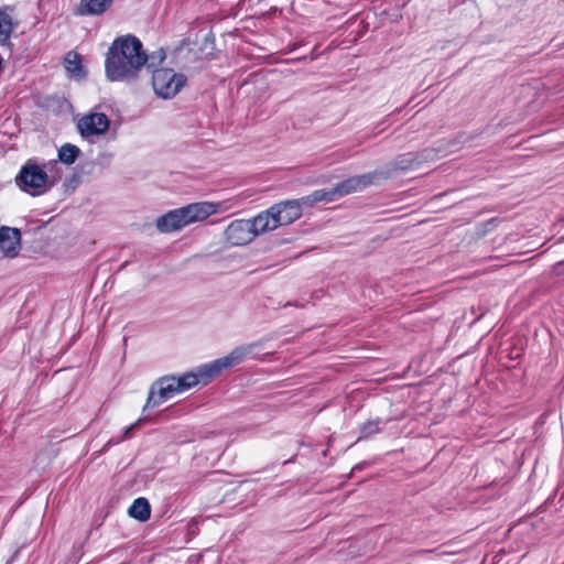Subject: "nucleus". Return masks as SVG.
<instances>
[{"mask_svg": "<svg viewBox=\"0 0 564 564\" xmlns=\"http://www.w3.org/2000/svg\"><path fill=\"white\" fill-rule=\"evenodd\" d=\"M65 69L70 77L82 78L85 73L82 66L80 57L75 52H68L64 58Z\"/></svg>", "mask_w": 564, "mask_h": 564, "instance_id": "16", "label": "nucleus"}, {"mask_svg": "<svg viewBox=\"0 0 564 564\" xmlns=\"http://www.w3.org/2000/svg\"><path fill=\"white\" fill-rule=\"evenodd\" d=\"M381 420L375 419L365 422L360 427L359 440L370 438L381 431Z\"/></svg>", "mask_w": 564, "mask_h": 564, "instance_id": "18", "label": "nucleus"}, {"mask_svg": "<svg viewBox=\"0 0 564 564\" xmlns=\"http://www.w3.org/2000/svg\"><path fill=\"white\" fill-rule=\"evenodd\" d=\"M188 209L191 210L193 221L198 223L204 221L212 215L225 210L226 206L224 203L219 202H198L188 204Z\"/></svg>", "mask_w": 564, "mask_h": 564, "instance_id": "11", "label": "nucleus"}, {"mask_svg": "<svg viewBox=\"0 0 564 564\" xmlns=\"http://www.w3.org/2000/svg\"><path fill=\"white\" fill-rule=\"evenodd\" d=\"M13 8L4 6L0 8V45H7L10 43V37L14 29L18 26V22L13 20Z\"/></svg>", "mask_w": 564, "mask_h": 564, "instance_id": "12", "label": "nucleus"}, {"mask_svg": "<svg viewBox=\"0 0 564 564\" xmlns=\"http://www.w3.org/2000/svg\"><path fill=\"white\" fill-rule=\"evenodd\" d=\"M187 78L184 74L172 68H155L152 70V87L155 95L162 99L175 97L185 86Z\"/></svg>", "mask_w": 564, "mask_h": 564, "instance_id": "6", "label": "nucleus"}, {"mask_svg": "<svg viewBox=\"0 0 564 564\" xmlns=\"http://www.w3.org/2000/svg\"><path fill=\"white\" fill-rule=\"evenodd\" d=\"M314 204L307 202L305 197L280 202L260 213L262 218L259 219L258 224H261V227L268 231L274 230L280 226L290 225L297 220L302 216V207Z\"/></svg>", "mask_w": 564, "mask_h": 564, "instance_id": "4", "label": "nucleus"}, {"mask_svg": "<svg viewBox=\"0 0 564 564\" xmlns=\"http://www.w3.org/2000/svg\"><path fill=\"white\" fill-rule=\"evenodd\" d=\"M20 248V231L15 228H0V249L7 257H15Z\"/></svg>", "mask_w": 564, "mask_h": 564, "instance_id": "10", "label": "nucleus"}, {"mask_svg": "<svg viewBox=\"0 0 564 564\" xmlns=\"http://www.w3.org/2000/svg\"><path fill=\"white\" fill-rule=\"evenodd\" d=\"M155 226L161 232H173L185 227L180 208L173 209L156 219Z\"/></svg>", "mask_w": 564, "mask_h": 564, "instance_id": "13", "label": "nucleus"}, {"mask_svg": "<svg viewBox=\"0 0 564 564\" xmlns=\"http://www.w3.org/2000/svg\"><path fill=\"white\" fill-rule=\"evenodd\" d=\"M165 59V52L161 48L150 56L143 51L141 41L127 35L113 41L106 57V76L111 82H128L135 79L139 72L148 63V67H154Z\"/></svg>", "mask_w": 564, "mask_h": 564, "instance_id": "1", "label": "nucleus"}, {"mask_svg": "<svg viewBox=\"0 0 564 564\" xmlns=\"http://www.w3.org/2000/svg\"><path fill=\"white\" fill-rule=\"evenodd\" d=\"M176 393H182V390L177 384L176 377H163L152 384L144 408L159 406Z\"/></svg>", "mask_w": 564, "mask_h": 564, "instance_id": "8", "label": "nucleus"}, {"mask_svg": "<svg viewBox=\"0 0 564 564\" xmlns=\"http://www.w3.org/2000/svg\"><path fill=\"white\" fill-rule=\"evenodd\" d=\"M260 348L259 343H250L234 348L226 356L215 359L208 364L197 367L194 371L185 372L176 377V381L182 392L203 383L206 384L219 376L224 370L232 368L253 356Z\"/></svg>", "mask_w": 564, "mask_h": 564, "instance_id": "2", "label": "nucleus"}, {"mask_svg": "<svg viewBox=\"0 0 564 564\" xmlns=\"http://www.w3.org/2000/svg\"><path fill=\"white\" fill-rule=\"evenodd\" d=\"M80 150L78 147L65 143L58 150V160L65 164H73L79 156Z\"/></svg>", "mask_w": 564, "mask_h": 564, "instance_id": "17", "label": "nucleus"}, {"mask_svg": "<svg viewBox=\"0 0 564 564\" xmlns=\"http://www.w3.org/2000/svg\"><path fill=\"white\" fill-rule=\"evenodd\" d=\"M110 121L105 113L91 112L79 119L77 128L80 134L88 139L104 134L109 128Z\"/></svg>", "mask_w": 564, "mask_h": 564, "instance_id": "9", "label": "nucleus"}, {"mask_svg": "<svg viewBox=\"0 0 564 564\" xmlns=\"http://www.w3.org/2000/svg\"><path fill=\"white\" fill-rule=\"evenodd\" d=\"M379 175L380 174L377 172L356 175L338 183L332 189L315 191L311 195L305 196V199L311 203L333 202L337 197H343L351 193L362 191L364 188L375 184Z\"/></svg>", "mask_w": 564, "mask_h": 564, "instance_id": "5", "label": "nucleus"}, {"mask_svg": "<svg viewBox=\"0 0 564 564\" xmlns=\"http://www.w3.org/2000/svg\"><path fill=\"white\" fill-rule=\"evenodd\" d=\"M413 164H414L413 154L409 153V154L404 155V158L402 160H400L395 163V169L406 170L409 167H412Z\"/></svg>", "mask_w": 564, "mask_h": 564, "instance_id": "20", "label": "nucleus"}, {"mask_svg": "<svg viewBox=\"0 0 564 564\" xmlns=\"http://www.w3.org/2000/svg\"><path fill=\"white\" fill-rule=\"evenodd\" d=\"M2 68H3V58H2V56L0 55V73L2 72Z\"/></svg>", "mask_w": 564, "mask_h": 564, "instance_id": "22", "label": "nucleus"}, {"mask_svg": "<svg viewBox=\"0 0 564 564\" xmlns=\"http://www.w3.org/2000/svg\"><path fill=\"white\" fill-rule=\"evenodd\" d=\"M61 177L62 171L57 161L39 164L34 160H28L17 175L15 183L24 193L39 196L48 192Z\"/></svg>", "mask_w": 564, "mask_h": 564, "instance_id": "3", "label": "nucleus"}, {"mask_svg": "<svg viewBox=\"0 0 564 564\" xmlns=\"http://www.w3.org/2000/svg\"><path fill=\"white\" fill-rule=\"evenodd\" d=\"M142 422V419H139L137 420L134 423H132L131 425L127 426L123 431H122V435L120 437H117V438H111L110 441H108V443L106 444L107 447L111 446V445H117L121 442H123L124 440H128L131 437V434L132 432L138 429L140 426Z\"/></svg>", "mask_w": 564, "mask_h": 564, "instance_id": "19", "label": "nucleus"}, {"mask_svg": "<svg viewBox=\"0 0 564 564\" xmlns=\"http://www.w3.org/2000/svg\"><path fill=\"white\" fill-rule=\"evenodd\" d=\"M180 210H181V214L183 217V224L185 225V227L191 224H194V221L192 219L191 210L188 209V205L181 207Z\"/></svg>", "mask_w": 564, "mask_h": 564, "instance_id": "21", "label": "nucleus"}, {"mask_svg": "<svg viewBox=\"0 0 564 564\" xmlns=\"http://www.w3.org/2000/svg\"><path fill=\"white\" fill-rule=\"evenodd\" d=\"M113 0H80L77 13L80 15H99L107 11Z\"/></svg>", "mask_w": 564, "mask_h": 564, "instance_id": "14", "label": "nucleus"}, {"mask_svg": "<svg viewBox=\"0 0 564 564\" xmlns=\"http://www.w3.org/2000/svg\"><path fill=\"white\" fill-rule=\"evenodd\" d=\"M261 214L252 219H237L231 221L225 229V239L232 246H243L251 242L257 236L267 232L265 228L259 225Z\"/></svg>", "mask_w": 564, "mask_h": 564, "instance_id": "7", "label": "nucleus"}, {"mask_svg": "<svg viewBox=\"0 0 564 564\" xmlns=\"http://www.w3.org/2000/svg\"><path fill=\"white\" fill-rule=\"evenodd\" d=\"M129 516L139 520L147 521L151 516V507L145 498H138L129 508Z\"/></svg>", "mask_w": 564, "mask_h": 564, "instance_id": "15", "label": "nucleus"}]
</instances>
